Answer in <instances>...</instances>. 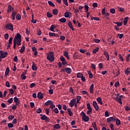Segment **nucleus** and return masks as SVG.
Here are the masks:
<instances>
[{"mask_svg":"<svg viewBox=\"0 0 130 130\" xmlns=\"http://www.w3.org/2000/svg\"><path fill=\"white\" fill-rule=\"evenodd\" d=\"M47 59L51 62L54 61V53L53 51H50L47 54Z\"/></svg>","mask_w":130,"mask_h":130,"instance_id":"f257e3e1","label":"nucleus"},{"mask_svg":"<svg viewBox=\"0 0 130 130\" xmlns=\"http://www.w3.org/2000/svg\"><path fill=\"white\" fill-rule=\"evenodd\" d=\"M22 38V36L19 33H17L16 36H15L13 41L17 42V45H21V39Z\"/></svg>","mask_w":130,"mask_h":130,"instance_id":"f03ea898","label":"nucleus"},{"mask_svg":"<svg viewBox=\"0 0 130 130\" xmlns=\"http://www.w3.org/2000/svg\"><path fill=\"white\" fill-rule=\"evenodd\" d=\"M8 55V52L6 51L4 53L2 50H0V61H2V58H6Z\"/></svg>","mask_w":130,"mask_h":130,"instance_id":"7ed1b4c3","label":"nucleus"},{"mask_svg":"<svg viewBox=\"0 0 130 130\" xmlns=\"http://www.w3.org/2000/svg\"><path fill=\"white\" fill-rule=\"evenodd\" d=\"M6 28H7L8 30L12 31V32L14 31V25H13V24L12 23L7 24L6 25Z\"/></svg>","mask_w":130,"mask_h":130,"instance_id":"20e7f679","label":"nucleus"},{"mask_svg":"<svg viewBox=\"0 0 130 130\" xmlns=\"http://www.w3.org/2000/svg\"><path fill=\"white\" fill-rule=\"evenodd\" d=\"M41 119L42 120H45L46 122H49V121H50V119L49 117H47L45 115H43L42 117H41Z\"/></svg>","mask_w":130,"mask_h":130,"instance_id":"39448f33","label":"nucleus"},{"mask_svg":"<svg viewBox=\"0 0 130 130\" xmlns=\"http://www.w3.org/2000/svg\"><path fill=\"white\" fill-rule=\"evenodd\" d=\"M60 59L61 61H62V64H63V66H64L68 63V62L66 60V58H64V57H63V56H60Z\"/></svg>","mask_w":130,"mask_h":130,"instance_id":"423d86ee","label":"nucleus"},{"mask_svg":"<svg viewBox=\"0 0 130 130\" xmlns=\"http://www.w3.org/2000/svg\"><path fill=\"white\" fill-rule=\"evenodd\" d=\"M92 105L96 111L99 110V106H98V105H97V102L96 101L93 102Z\"/></svg>","mask_w":130,"mask_h":130,"instance_id":"0eeeda50","label":"nucleus"},{"mask_svg":"<svg viewBox=\"0 0 130 130\" xmlns=\"http://www.w3.org/2000/svg\"><path fill=\"white\" fill-rule=\"evenodd\" d=\"M76 99H72L69 104V105L71 107H74V106L75 105V104L76 103Z\"/></svg>","mask_w":130,"mask_h":130,"instance_id":"6e6552de","label":"nucleus"},{"mask_svg":"<svg viewBox=\"0 0 130 130\" xmlns=\"http://www.w3.org/2000/svg\"><path fill=\"white\" fill-rule=\"evenodd\" d=\"M111 121H115V118L113 117H110L107 119V122H108V123H109Z\"/></svg>","mask_w":130,"mask_h":130,"instance_id":"1a4fd4ad","label":"nucleus"},{"mask_svg":"<svg viewBox=\"0 0 130 130\" xmlns=\"http://www.w3.org/2000/svg\"><path fill=\"white\" fill-rule=\"evenodd\" d=\"M52 104H53V102L52 101L48 100L44 104V106H49V105H51Z\"/></svg>","mask_w":130,"mask_h":130,"instance_id":"9d476101","label":"nucleus"},{"mask_svg":"<svg viewBox=\"0 0 130 130\" xmlns=\"http://www.w3.org/2000/svg\"><path fill=\"white\" fill-rule=\"evenodd\" d=\"M114 99L115 100V101H117L118 103H119V104H122V101H121L119 97L114 98Z\"/></svg>","mask_w":130,"mask_h":130,"instance_id":"9b49d317","label":"nucleus"},{"mask_svg":"<svg viewBox=\"0 0 130 130\" xmlns=\"http://www.w3.org/2000/svg\"><path fill=\"white\" fill-rule=\"evenodd\" d=\"M89 91L90 94H93V92H94V84H91L90 87H89Z\"/></svg>","mask_w":130,"mask_h":130,"instance_id":"f8f14e48","label":"nucleus"},{"mask_svg":"<svg viewBox=\"0 0 130 130\" xmlns=\"http://www.w3.org/2000/svg\"><path fill=\"white\" fill-rule=\"evenodd\" d=\"M64 71L67 74H71L72 73V69L70 68H66Z\"/></svg>","mask_w":130,"mask_h":130,"instance_id":"ddd939ff","label":"nucleus"},{"mask_svg":"<svg viewBox=\"0 0 130 130\" xmlns=\"http://www.w3.org/2000/svg\"><path fill=\"white\" fill-rule=\"evenodd\" d=\"M49 35L50 37H52V36H54V37H59V35L55 34L54 32H49Z\"/></svg>","mask_w":130,"mask_h":130,"instance_id":"4468645a","label":"nucleus"},{"mask_svg":"<svg viewBox=\"0 0 130 130\" xmlns=\"http://www.w3.org/2000/svg\"><path fill=\"white\" fill-rule=\"evenodd\" d=\"M82 120L84 121V122H88L89 118L88 116L86 115L85 116L82 117Z\"/></svg>","mask_w":130,"mask_h":130,"instance_id":"2eb2a0df","label":"nucleus"},{"mask_svg":"<svg viewBox=\"0 0 130 130\" xmlns=\"http://www.w3.org/2000/svg\"><path fill=\"white\" fill-rule=\"evenodd\" d=\"M43 97V93H41V92H38L37 98H39V99H42Z\"/></svg>","mask_w":130,"mask_h":130,"instance_id":"dca6fc26","label":"nucleus"},{"mask_svg":"<svg viewBox=\"0 0 130 130\" xmlns=\"http://www.w3.org/2000/svg\"><path fill=\"white\" fill-rule=\"evenodd\" d=\"M16 16H17V12H16V11H13L12 12V18H11L12 20H13V21H14V20H15V17H16Z\"/></svg>","mask_w":130,"mask_h":130,"instance_id":"f3484780","label":"nucleus"},{"mask_svg":"<svg viewBox=\"0 0 130 130\" xmlns=\"http://www.w3.org/2000/svg\"><path fill=\"white\" fill-rule=\"evenodd\" d=\"M70 15H72V12L69 11L66 12L64 13L65 18H69V17H70Z\"/></svg>","mask_w":130,"mask_h":130,"instance_id":"a211bd4d","label":"nucleus"},{"mask_svg":"<svg viewBox=\"0 0 130 130\" xmlns=\"http://www.w3.org/2000/svg\"><path fill=\"white\" fill-rule=\"evenodd\" d=\"M68 25H69V28H70V29H72V30L73 31L75 30V29H74V27H73V24H72V22L69 21Z\"/></svg>","mask_w":130,"mask_h":130,"instance_id":"6ab92c4d","label":"nucleus"},{"mask_svg":"<svg viewBox=\"0 0 130 130\" xmlns=\"http://www.w3.org/2000/svg\"><path fill=\"white\" fill-rule=\"evenodd\" d=\"M31 69L32 71H37V66L35 65V63L34 62L32 63V65L31 66Z\"/></svg>","mask_w":130,"mask_h":130,"instance_id":"aec40b11","label":"nucleus"},{"mask_svg":"<svg viewBox=\"0 0 130 130\" xmlns=\"http://www.w3.org/2000/svg\"><path fill=\"white\" fill-rule=\"evenodd\" d=\"M128 21V17H126L123 20L124 26H125L126 24H127Z\"/></svg>","mask_w":130,"mask_h":130,"instance_id":"412c9836","label":"nucleus"},{"mask_svg":"<svg viewBox=\"0 0 130 130\" xmlns=\"http://www.w3.org/2000/svg\"><path fill=\"white\" fill-rule=\"evenodd\" d=\"M59 22H60V23H66V22H67V19H66V18L63 17L59 20Z\"/></svg>","mask_w":130,"mask_h":130,"instance_id":"4be33fe9","label":"nucleus"},{"mask_svg":"<svg viewBox=\"0 0 130 130\" xmlns=\"http://www.w3.org/2000/svg\"><path fill=\"white\" fill-rule=\"evenodd\" d=\"M67 111L70 116H73V115H74V113L72 112V110H71V109L68 108L67 110Z\"/></svg>","mask_w":130,"mask_h":130,"instance_id":"5701e85b","label":"nucleus"},{"mask_svg":"<svg viewBox=\"0 0 130 130\" xmlns=\"http://www.w3.org/2000/svg\"><path fill=\"white\" fill-rule=\"evenodd\" d=\"M96 101L98 102V103H99L101 105L103 104L102 103V99H101V98L99 97L96 99Z\"/></svg>","mask_w":130,"mask_h":130,"instance_id":"b1692460","label":"nucleus"},{"mask_svg":"<svg viewBox=\"0 0 130 130\" xmlns=\"http://www.w3.org/2000/svg\"><path fill=\"white\" fill-rule=\"evenodd\" d=\"M54 29H55V27H54V25L52 24L51 25L49 30L52 31V32H55Z\"/></svg>","mask_w":130,"mask_h":130,"instance_id":"393cba45","label":"nucleus"},{"mask_svg":"<svg viewBox=\"0 0 130 130\" xmlns=\"http://www.w3.org/2000/svg\"><path fill=\"white\" fill-rule=\"evenodd\" d=\"M63 55H64V56L67 57V58H68V59H70V57L69 56V52H68L64 51Z\"/></svg>","mask_w":130,"mask_h":130,"instance_id":"a878e982","label":"nucleus"},{"mask_svg":"<svg viewBox=\"0 0 130 130\" xmlns=\"http://www.w3.org/2000/svg\"><path fill=\"white\" fill-rule=\"evenodd\" d=\"M10 73V69L9 68V67H7L6 71H5V75L6 76H8V75H9V73Z\"/></svg>","mask_w":130,"mask_h":130,"instance_id":"bb28decb","label":"nucleus"},{"mask_svg":"<svg viewBox=\"0 0 130 130\" xmlns=\"http://www.w3.org/2000/svg\"><path fill=\"white\" fill-rule=\"evenodd\" d=\"M130 69L128 68H127L126 70H125V74L128 76V75H129L130 74V71H129Z\"/></svg>","mask_w":130,"mask_h":130,"instance_id":"cd10ccee","label":"nucleus"},{"mask_svg":"<svg viewBox=\"0 0 130 130\" xmlns=\"http://www.w3.org/2000/svg\"><path fill=\"white\" fill-rule=\"evenodd\" d=\"M115 121L116 125H120V123H121L120 120H119V119H115Z\"/></svg>","mask_w":130,"mask_h":130,"instance_id":"c85d7f7f","label":"nucleus"},{"mask_svg":"<svg viewBox=\"0 0 130 130\" xmlns=\"http://www.w3.org/2000/svg\"><path fill=\"white\" fill-rule=\"evenodd\" d=\"M25 51V46H22L21 49L19 50L20 53H23Z\"/></svg>","mask_w":130,"mask_h":130,"instance_id":"c756f323","label":"nucleus"},{"mask_svg":"<svg viewBox=\"0 0 130 130\" xmlns=\"http://www.w3.org/2000/svg\"><path fill=\"white\" fill-rule=\"evenodd\" d=\"M48 5H49V6L53 7V8H54V7H55V5H54V4H53V3H52L51 1H48Z\"/></svg>","mask_w":130,"mask_h":130,"instance_id":"7c9ffc66","label":"nucleus"},{"mask_svg":"<svg viewBox=\"0 0 130 130\" xmlns=\"http://www.w3.org/2000/svg\"><path fill=\"white\" fill-rule=\"evenodd\" d=\"M53 15H57V14H58V10H57V9H53Z\"/></svg>","mask_w":130,"mask_h":130,"instance_id":"2f4dec72","label":"nucleus"},{"mask_svg":"<svg viewBox=\"0 0 130 130\" xmlns=\"http://www.w3.org/2000/svg\"><path fill=\"white\" fill-rule=\"evenodd\" d=\"M92 126L94 130H98V129L97 128V125L96 124V122H94L93 123Z\"/></svg>","mask_w":130,"mask_h":130,"instance_id":"473e14b6","label":"nucleus"},{"mask_svg":"<svg viewBox=\"0 0 130 130\" xmlns=\"http://www.w3.org/2000/svg\"><path fill=\"white\" fill-rule=\"evenodd\" d=\"M54 128L55 129H59V128H60V125H59V124H56L54 126Z\"/></svg>","mask_w":130,"mask_h":130,"instance_id":"72a5a7b5","label":"nucleus"},{"mask_svg":"<svg viewBox=\"0 0 130 130\" xmlns=\"http://www.w3.org/2000/svg\"><path fill=\"white\" fill-rule=\"evenodd\" d=\"M8 126L10 128H12L14 127V124H13V123H9L8 124Z\"/></svg>","mask_w":130,"mask_h":130,"instance_id":"f704fd0d","label":"nucleus"},{"mask_svg":"<svg viewBox=\"0 0 130 130\" xmlns=\"http://www.w3.org/2000/svg\"><path fill=\"white\" fill-rule=\"evenodd\" d=\"M36 112L37 113H38V114L42 113V110L41 109V108H39L38 109H37L36 110Z\"/></svg>","mask_w":130,"mask_h":130,"instance_id":"c9c22d12","label":"nucleus"},{"mask_svg":"<svg viewBox=\"0 0 130 130\" xmlns=\"http://www.w3.org/2000/svg\"><path fill=\"white\" fill-rule=\"evenodd\" d=\"M18 44V42H16L15 41H13V48L14 49H16V45Z\"/></svg>","mask_w":130,"mask_h":130,"instance_id":"e433bc0d","label":"nucleus"},{"mask_svg":"<svg viewBox=\"0 0 130 130\" xmlns=\"http://www.w3.org/2000/svg\"><path fill=\"white\" fill-rule=\"evenodd\" d=\"M99 50V48L96 47L95 49H94L92 51V53H96V52H98Z\"/></svg>","mask_w":130,"mask_h":130,"instance_id":"4c0bfd02","label":"nucleus"},{"mask_svg":"<svg viewBox=\"0 0 130 130\" xmlns=\"http://www.w3.org/2000/svg\"><path fill=\"white\" fill-rule=\"evenodd\" d=\"M14 101L15 103H17L18 102H20V101H19V99L17 98V96H15L14 98Z\"/></svg>","mask_w":130,"mask_h":130,"instance_id":"58836bf2","label":"nucleus"},{"mask_svg":"<svg viewBox=\"0 0 130 130\" xmlns=\"http://www.w3.org/2000/svg\"><path fill=\"white\" fill-rule=\"evenodd\" d=\"M105 16L107 20H109V17L110 15H109V13H108V12H106L105 14Z\"/></svg>","mask_w":130,"mask_h":130,"instance_id":"ea45409f","label":"nucleus"},{"mask_svg":"<svg viewBox=\"0 0 130 130\" xmlns=\"http://www.w3.org/2000/svg\"><path fill=\"white\" fill-rule=\"evenodd\" d=\"M8 10H9L10 12H13V10H14V8H13L12 6L9 5L8 6Z\"/></svg>","mask_w":130,"mask_h":130,"instance_id":"a19ab883","label":"nucleus"},{"mask_svg":"<svg viewBox=\"0 0 130 130\" xmlns=\"http://www.w3.org/2000/svg\"><path fill=\"white\" fill-rule=\"evenodd\" d=\"M83 76V74L81 73H78L77 74V78H81Z\"/></svg>","mask_w":130,"mask_h":130,"instance_id":"79ce46f5","label":"nucleus"},{"mask_svg":"<svg viewBox=\"0 0 130 130\" xmlns=\"http://www.w3.org/2000/svg\"><path fill=\"white\" fill-rule=\"evenodd\" d=\"M15 118V116L13 115H9L8 116V119H10V120H13Z\"/></svg>","mask_w":130,"mask_h":130,"instance_id":"37998d69","label":"nucleus"},{"mask_svg":"<svg viewBox=\"0 0 130 130\" xmlns=\"http://www.w3.org/2000/svg\"><path fill=\"white\" fill-rule=\"evenodd\" d=\"M55 107V105L52 104L50 105L49 108L52 109V110H53V109Z\"/></svg>","mask_w":130,"mask_h":130,"instance_id":"c03bdc74","label":"nucleus"},{"mask_svg":"<svg viewBox=\"0 0 130 130\" xmlns=\"http://www.w3.org/2000/svg\"><path fill=\"white\" fill-rule=\"evenodd\" d=\"M78 54L75 53L73 55V58H74V59H78Z\"/></svg>","mask_w":130,"mask_h":130,"instance_id":"a18cd8bd","label":"nucleus"},{"mask_svg":"<svg viewBox=\"0 0 130 130\" xmlns=\"http://www.w3.org/2000/svg\"><path fill=\"white\" fill-rule=\"evenodd\" d=\"M7 102H8L9 104H12V103H13V98H11L10 99H9L7 101Z\"/></svg>","mask_w":130,"mask_h":130,"instance_id":"49530a36","label":"nucleus"},{"mask_svg":"<svg viewBox=\"0 0 130 130\" xmlns=\"http://www.w3.org/2000/svg\"><path fill=\"white\" fill-rule=\"evenodd\" d=\"M12 43H13V37H11L9 40L8 44H12Z\"/></svg>","mask_w":130,"mask_h":130,"instance_id":"de8ad7c7","label":"nucleus"},{"mask_svg":"<svg viewBox=\"0 0 130 130\" xmlns=\"http://www.w3.org/2000/svg\"><path fill=\"white\" fill-rule=\"evenodd\" d=\"M53 111H54V112L55 113H56V114H58L59 111H58V109H57V108H55V109L53 110Z\"/></svg>","mask_w":130,"mask_h":130,"instance_id":"09e8293b","label":"nucleus"},{"mask_svg":"<svg viewBox=\"0 0 130 130\" xmlns=\"http://www.w3.org/2000/svg\"><path fill=\"white\" fill-rule=\"evenodd\" d=\"M16 18L17 20H21V15H20V14H17Z\"/></svg>","mask_w":130,"mask_h":130,"instance_id":"8fccbe9b","label":"nucleus"},{"mask_svg":"<svg viewBox=\"0 0 130 130\" xmlns=\"http://www.w3.org/2000/svg\"><path fill=\"white\" fill-rule=\"evenodd\" d=\"M110 12L111 14H115V9L112 8L110 9Z\"/></svg>","mask_w":130,"mask_h":130,"instance_id":"3c124183","label":"nucleus"},{"mask_svg":"<svg viewBox=\"0 0 130 130\" xmlns=\"http://www.w3.org/2000/svg\"><path fill=\"white\" fill-rule=\"evenodd\" d=\"M110 114H109V113L108 112V111H106L105 112V116H106V117H108L109 116H110Z\"/></svg>","mask_w":130,"mask_h":130,"instance_id":"603ef678","label":"nucleus"},{"mask_svg":"<svg viewBox=\"0 0 130 130\" xmlns=\"http://www.w3.org/2000/svg\"><path fill=\"white\" fill-rule=\"evenodd\" d=\"M84 9L87 12L89 11V6L86 5V3H85V5L84 6Z\"/></svg>","mask_w":130,"mask_h":130,"instance_id":"864d4df0","label":"nucleus"},{"mask_svg":"<svg viewBox=\"0 0 130 130\" xmlns=\"http://www.w3.org/2000/svg\"><path fill=\"white\" fill-rule=\"evenodd\" d=\"M47 16L48 18H52V14H50L49 12L47 13Z\"/></svg>","mask_w":130,"mask_h":130,"instance_id":"5fc2aeb1","label":"nucleus"},{"mask_svg":"<svg viewBox=\"0 0 130 130\" xmlns=\"http://www.w3.org/2000/svg\"><path fill=\"white\" fill-rule=\"evenodd\" d=\"M104 55L106 57L109 56V54H108V52L106 51H104Z\"/></svg>","mask_w":130,"mask_h":130,"instance_id":"6e6d98bb","label":"nucleus"},{"mask_svg":"<svg viewBox=\"0 0 130 130\" xmlns=\"http://www.w3.org/2000/svg\"><path fill=\"white\" fill-rule=\"evenodd\" d=\"M5 85L8 88H10V87H11V86L10 85V82L9 81H7Z\"/></svg>","mask_w":130,"mask_h":130,"instance_id":"4d7b16f0","label":"nucleus"},{"mask_svg":"<svg viewBox=\"0 0 130 130\" xmlns=\"http://www.w3.org/2000/svg\"><path fill=\"white\" fill-rule=\"evenodd\" d=\"M129 57H130V54H128L126 56V61H129Z\"/></svg>","mask_w":130,"mask_h":130,"instance_id":"13d9d810","label":"nucleus"},{"mask_svg":"<svg viewBox=\"0 0 130 130\" xmlns=\"http://www.w3.org/2000/svg\"><path fill=\"white\" fill-rule=\"evenodd\" d=\"M21 78L22 80H26V75H24V74H21Z\"/></svg>","mask_w":130,"mask_h":130,"instance_id":"bf43d9fd","label":"nucleus"},{"mask_svg":"<svg viewBox=\"0 0 130 130\" xmlns=\"http://www.w3.org/2000/svg\"><path fill=\"white\" fill-rule=\"evenodd\" d=\"M99 68L100 69V70H101V69L103 68V64H102V63H100L99 64Z\"/></svg>","mask_w":130,"mask_h":130,"instance_id":"052dcab7","label":"nucleus"},{"mask_svg":"<svg viewBox=\"0 0 130 130\" xmlns=\"http://www.w3.org/2000/svg\"><path fill=\"white\" fill-rule=\"evenodd\" d=\"M91 112H92V109H89L87 111L86 114H91Z\"/></svg>","mask_w":130,"mask_h":130,"instance_id":"680f3d73","label":"nucleus"},{"mask_svg":"<svg viewBox=\"0 0 130 130\" xmlns=\"http://www.w3.org/2000/svg\"><path fill=\"white\" fill-rule=\"evenodd\" d=\"M106 13V12H105V8H104L102 10V14L104 15Z\"/></svg>","mask_w":130,"mask_h":130,"instance_id":"e2e57ef3","label":"nucleus"},{"mask_svg":"<svg viewBox=\"0 0 130 130\" xmlns=\"http://www.w3.org/2000/svg\"><path fill=\"white\" fill-rule=\"evenodd\" d=\"M92 7L93 8H97V7H98V4L96 3H94L92 4Z\"/></svg>","mask_w":130,"mask_h":130,"instance_id":"0e129e2a","label":"nucleus"},{"mask_svg":"<svg viewBox=\"0 0 130 130\" xmlns=\"http://www.w3.org/2000/svg\"><path fill=\"white\" fill-rule=\"evenodd\" d=\"M87 109H92V108H91V105L90 104V103L87 104Z\"/></svg>","mask_w":130,"mask_h":130,"instance_id":"69168bd1","label":"nucleus"},{"mask_svg":"<svg viewBox=\"0 0 130 130\" xmlns=\"http://www.w3.org/2000/svg\"><path fill=\"white\" fill-rule=\"evenodd\" d=\"M13 61H14V62H17V61H18V56H15L14 57Z\"/></svg>","mask_w":130,"mask_h":130,"instance_id":"338daca9","label":"nucleus"},{"mask_svg":"<svg viewBox=\"0 0 130 130\" xmlns=\"http://www.w3.org/2000/svg\"><path fill=\"white\" fill-rule=\"evenodd\" d=\"M115 87H118L119 86V81H117L114 84Z\"/></svg>","mask_w":130,"mask_h":130,"instance_id":"774afa93","label":"nucleus"}]
</instances>
